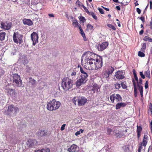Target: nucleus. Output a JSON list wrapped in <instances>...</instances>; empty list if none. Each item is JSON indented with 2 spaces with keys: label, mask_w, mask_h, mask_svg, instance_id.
Masks as SVG:
<instances>
[{
  "label": "nucleus",
  "mask_w": 152,
  "mask_h": 152,
  "mask_svg": "<svg viewBox=\"0 0 152 152\" xmlns=\"http://www.w3.org/2000/svg\"><path fill=\"white\" fill-rule=\"evenodd\" d=\"M6 92L10 95L11 97H15V96L16 92L15 89L7 88L6 89Z\"/></svg>",
  "instance_id": "obj_16"
},
{
  "label": "nucleus",
  "mask_w": 152,
  "mask_h": 152,
  "mask_svg": "<svg viewBox=\"0 0 152 152\" xmlns=\"http://www.w3.org/2000/svg\"><path fill=\"white\" fill-rule=\"evenodd\" d=\"M12 23L11 22L7 21L0 23V27L5 30H9L12 27Z\"/></svg>",
  "instance_id": "obj_8"
},
{
  "label": "nucleus",
  "mask_w": 152,
  "mask_h": 152,
  "mask_svg": "<svg viewBox=\"0 0 152 152\" xmlns=\"http://www.w3.org/2000/svg\"><path fill=\"white\" fill-rule=\"evenodd\" d=\"M132 82L134 87V93H137L136 83L134 79L132 80Z\"/></svg>",
  "instance_id": "obj_24"
},
{
  "label": "nucleus",
  "mask_w": 152,
  "mask_h": 152,
  "mask_svg": "<svg viewBox=\"0 0 152 152\" xmlns=\"http://www.w3.org/2000/svg\"><path fill=\"white\" fill-rule=\"evenodd\" d=\"M78 151L77 146L75 144L72 145L68 149V151L69 152H76Z\"/></svg>",
  "instance_id": "obj_17"
},
{
  "label": "nucleus",
  "mask_w": 152,
  "mask_h": 152,
  "mask_svg": "<svg viewBox=\"0 0 152 152\" xmlns=\"http://www.w3.org/2000/svg\"><path fill=\"white\" fill-rule=\"evenodd\" d=\"M37 141L35 140H31L29 139L27 141V144L29 147H32L35 145H36Z\"/></svg>",
  "instance_id": "obj_14"
},
{
  "label": "nucleus",
  "mask_w": 152,
  "mask_h": 152,
  "mask_svg": "<svg viewBox=\"0 0 152 152\" xmlns=\"http://www.w3.org/2000/svg\"><path fill=\"white\" fill-rule=\"evenodd\" d=\"M136 11L139 14H140L141 13V10L138 8H137L136 9Z\"/></svg>",
  "instance_id": "obj_58"
},
{
  "label": "nucleus",
  "mask_w": 152,
  "mask_h": 152,
  "mask_svg": "<svg viewBox=\"0 0 152 152\" xmlns=\"http://www.w3.org/2000/svg\"><path fill=\"white\" fill-rule=\"evenodd\" d=\"M110 99L112 102L114 103L115 100H116L117 102H119L122 101V98L121 96L118 94H114L110 96Z\"/></svg>",
  "instance_id": "obj_9"
},
{
  "label": "nucleus",
  "mask_w": 152,
  "mask_h": 152,
  "mask_svg": "<svg viewBox=\"0 0 152 152\" xmlns=\"http://www.w3.org/2000/svg\"><path fill=\"white\" fill-rule=\"evenodd\" d=\"M101 7H102L104 10H105L106 11H109V9L107 8H106V7H103V6H102Z\"/></svg>",
  "instance_id": "obj_61"
},
{
  "label": "nucleus",
  "mask_w": 152,
  "mask_h": 152,
  "mask_svg": "<svg viewBox=\"0 0 152 152\" xmlns=\"http://www.w3.org/2000/svg\"><path fill=\"white\" fill-rule=\"evenodd\" d=\"M110 75L108 72L107 70H106L104 72L103 74V76L105 78H108L109 77Z\"/></svg>",
  "instance_id": "obj_32"
},
{
  "label": "nucleus",
  "mask_w": 152,
  "mask_h": 152,
  "mask_svg": "<svg viewBox=\"0 0 152 152\" xmlns=\"http://www.w3.org/2000/svg\"><path fill=\"white\" fill-rule=\"evenodd\" d=\"M37 152H50V149L46 148L41 150H38L37 151Z\"/></svg>",
  "instance_id": "obj_29"
},
{
  "label": "nucleus",
  "mask_w": 152,
  "mask_h": 152,
  "mask_svg": "<svg viewBox=\"0 0 152 152\" xmlns=\"http://www.w3.org/2000/svg\"><path fill=\"white\" fill-rule=\"evenodd\" d=\"M80 33L81 36L83 37L84 41H86L87 39L86 37L85 34L84 33L83 31V30L81 31Z\"/></svg>",
  "instance_id": "obj_35"
},
{
  "label": "nucleus",
  "mask_w": 152,
  "mask_h": 152,
  "mask_svg": "<svg viewBox=\"0 0 152 152\" xmlns=\"http://www.w3.org/2000/svg\"><path fill=\"white\" fill-rule=\"evenodd\" d=\"M99 88V87L98 85L96 84H94L93 85V88L91 90L94 93L95 91H98Z\"/></svg>",
  "instance_id": "obj_25"
},
{
  "label": "nucleus",
  "mask_w": 152,
  "mask_h": 152,
  "mask_svg": "<svg viewBox=\"0 0 152 152\" xmlns=\"http://www.w3.org/2000/svg\"><path fill=\"white\" fill-rule=\"evenodd\" d=\"M80 72L82 74L81 75H88L87 73L84 72L83 69L81 67H80Z\"/></svg>",
  "instance_id": "obj_38"
},
{
  "label": "nucleus",
  "mask_w": 152,
  "mask_h": 152,
  "mask_svg": "<svg viewBox=\"0 0 152 152\" xmlns=\"http://www.w3.org/2000/svg\"><path fill=\"white\" fill-rule=\"evenodd\" d=\"M118 10H121L119 6H116L115 7Z\"/></svg>",
  "instance_id": "obj_62"
},
{
  "label": "nucleus",
  "mask_w": 152,
  "mask_h": 152,
  "mask_svg": "<svg viewBox=\"0 0 152 152\" xmlns=\"http://www.w3.org/2000/svg\"><path fill=\"white\" fill-rule=\"evenodd\" d=\"M81 6L83 8V9L85 10L86 12L88 14H90V12L89 11L88 9L83 4H82Z\"/></svg>",
  "instance_id": "obj_46"
},
{
  "label": "nucleus",
  "mask_w": 152,
  "mask_h": 152,
  "mask_svg": "<svg viewBox=\"0 0 152 152\" xmlns=\"http://www.w3.org/2000/svg\"><path fill=\"white\" fill-rule=\"evenodd\" d=\"M137 139L138 140H139L140 137L141 136V133L142 130V128L141 126H139L138 125H137Z\"/></svg>",
  "instance_id": "obj_20"
},
{
  "label": "nucleus",
  "mask_w": 152,
  "mask_h": 152,
  "mask_svg": "<svg viewBox=\"0 0 152 152\" xmlns=\"http://www.w3.org/2000/svg\"><path fill=\"white\" fill-rule=\"evenodd\" d=\"M108 45V42H104L100 45L98 47V50L99 51H103L107 47Z\"/></svg>",
  "instance_id": "obj_15"
},
{
  "label": "nucleus",
  "mask_w": 152,
  "mask_h": 152,
  "mask_svg": "<svg viewBox=\"0 0 152 152\" xmlns=\"http://www.w3.org/2000/svg\"><path fill=\"white\" fill-rule=\"evenodd\" d=\"M140 19L142 20L143 22H145V18L143 16H141L139 18Z\"/></svg>",
  "instance_id": "obj_57"
},
{
  "label": "nucleus",
  "mask_w": 152,
  "mask_h": 152,
  "mask_svg": "<svg viewBox=\"0 0 152 152\" xmlns=\"http://www.w3.org/2000/svg\"><path fill=\"white\" fill-rule=\"evenodd\" d=\"M72 24L75 27H77L79 26V23L77 20L75 19L73 21Z\"/></svg>",
  "instance_id": "obj_30"
},
{
  "label": "nucleus",
  "mask_w": 152,
  "mask_h": 152,
  "mask_svg": "<svg viewBox=\"0 0 152 152\" xmlns=\"http://www.w3.org/2000/svg\"><path fill=\"white\" fill-rule=\"evenodd\" d=\"M121 85L123 89H126L127 88V86L124 82L121 81L120 83V85Z\"/></svg>",
  "instance_id": "obj_42"
},
{
  "label": "nucleus",
  "mask_w": 152,
  "mask_h": 152,
  "mask_svg": "<svg viewBox=\"0 0 152 152\" xmlns=\"http://www.w3.org/2000/svg\"><path fill=\"white\" fill-rule=\"evenodd\" d=\"M114 69L113 67L111 66L108 69V70H107L108 72L109 73L110 75L112 74L113 72L114 71Z\"/></svg>",
  "instance_id": "obj_33"
},
{
  "label": "nucleus",
  "mask_w": 152,
  "mask_h": 152,
  "mask_svg": "<svg viewBox=\"0 0 152 152\" xmlns=\"http://www.w3.org/2000/svg\"><path fill=\"white\" fill-rule=\"evenodd\" d=\"M126 103L124 102H119L117 104L115 105V109L118 110L120 109L121 107H124L126 105Z\"/></svg>",
  "instance_id": "obj_22"
},
{
  "label": "nucleus",
  "mask_w": 152,
  "mask_h": 152,
  "mask_svg": "<svg viewBox=\"0 0 152 152\" xmlns=\"http://www.w3.org/2000/svg\"><path fill=\"white\" fill-rule=\"evenodd\" d=\"M115 77L118 80H122L125 77L124 74L122 71H118L115 73Z\"/></svg>",
  "instance_id": "obj_12"
},
{
  "label": "nucleus",
  "mask_w": 152,
  "mask_h": 152,
  "mask_svg": "<svg viewBox=\"0 0 152 152\" xmlns=\"http://www.w3.org/2000/svg\"><path fill=\"white\" fill-rule=\"evenodd\" d=\"M61 103L59 101H56L55 99L48 103L47 108L48 110L53 111L58 109L61 105Z\"/></svg>",
  "instance_id": "obj_2"
},
{
  "label": "nucleus",
  "mask_w": 152,
  "mask_h": 152,
  "mask_svg": "<svg viewBox=\"0 0 152 152\" xmlns=\"http://www.w3.org/2000/svg\"><path fill=\"white\" fill-rule=\"evenodd\" d=\"M32 85H34L36 83V80L34 79H32Z\"/></svg>",
  "instance_id": "obj_63"
},
{
  "label": "nucleus",
  "mask_w": 152,
  "mask_h": 152,
  "mask_svg": "<svg viewBox=\"0 0 152 152\" xmlns=\"http://www.w3.org/2000/svg\"><path fill=\"white\" fill-rule=\"evenodd\" d=\"M5 73L4 71L2 69L0 68V77L3 75Z\"/></svg>",
  "instance_id": "obj_45"
},
{
  "label": "nucleus",
  "mask_w": 152,
  "mask_h": 152,
  "mask_svg": "<svg viewBox=\"0 0 152 152\" xmlns=\"http://www.w3.org/2000/svg\"><path fill=\"white\" fill-rule=\"evenodd\" d=\"M93 26L90 24H88L87 26V29L88 30H92L93 29Z\"/></svg>",
  "instance_id": "obj_36"
},
{
  "label": "nucleus",
  "mask_w": 152,
  "mask_h": 152,
  "mask_svg": "<svg viewBox=\"0 0 152 152\" xmlns=\"http://www.w3.org/2000/svg\"><path fill=\"white\" fill-rule=\"evenodd\" d=\"M6 34L5 32L0 31V40L2 41L4 40Z\"/></svg>",
  "instance_id": "obj_23"
},
{
  "label": "nucleus",
  "mask_w": 152,
  "mask_h": 152,
  "mask_svg": "<svg viewBox=\"0 0 152 152\" xmlns=\"http://www.w3.org/2000/svg\"><path fill=\"white\" fill-rule=\"evenodd\" d=\"M12 75V81L14 84L18 87L22 86V82L20 75L16 73Z\"/></svg>",
  "instance_id": "obj_5"
},
{
  "label": "nucleus",
  "mask_w": 152,
  "mask_h": 152,
  "mask_svg": "<svg viewBox=\"0 0 152 152\" xmlns=\"http://www.w3.org/2000/svg\"><path fill=\"white\" fill-rule=\"evenodd\" d=\"M149 111L151 112V114H152V104L151 103H150L149 107Z\"/></svg>",
  "instance_id": "obj_51"
},
{
  "label": "nucleus",
  "mask_w": 152,
  "mask_h": 152,
  "mask_svg": "<svg viewBox=\"0 0 152 152\" xmlns=\"http://www.w3.org/2000/svg\"><path fill=\"white\" fill-rule=\"evenodd\" d=\"M80 134V131H78L75 133V135L76 136H77Z\"/></svg>",
  "instance_id": "obj_60"
},
{
  "label": "nucleus",
  "mask_w": 152,
  "mask_h": 152,
  "mask_svg": "<svg viewBox=\"0 0 152 152\" xmlns=\"http://www.w3.org/2000/svg\"><path fill=\"white\" fill-rule=\"evenodd\" d=\"M114 135L117 137H120L123 136L124 134L121 131H118V133L115 132Z\"/></svg>",
  "instance_id": "obj_26"
},
{
  "label": "nucleus",
  "mask_w": 152,
  "mask_h": 152,
  "mask_svg": "<svg viewBox=\"0 0 152 152\" xmlns=\"http://www.w3.org/2000/svg\"><path fill=\"white\" fill-rule=\"evenodd\" d=\"M142 78H140L139 79V81H138V83H137V84H139V85H141L142 84Z\"/></svg>",
  "instance_id": "obj_53"
},
{
  "label": "nucleus",
  "mask_w": 152,
  "mask_h": 152,
  "mask_svg": "<svg viewBox=\"0 0 152 152\" xmlns=\"http://www.w3.org/2000/svg\"><path fill=\"white\" fill-rule=\"evenodd\" d=\"M28 63V61L27 57H24V58L23 63L25 64H27Z\"/></svg>",
  "instance_id": "obj_49"
},
{
  "label": "nucleus",
  "mask_w": 152,
  "mask_h": 152,
  "mask_svg": "<svg viewBox=\"0 0 152 152\" xmlns=\"http://www.w3.org/2000/svg\"><path fill=\"white\" fill-rule=\"evenodd\" d=\"M74 104L76 105V102H77V105L79 106H83L86 103L87 99L83 96H78L74 97L73 99Z\"/></svg>",
  "instance_id": "obj_4"
},
{
  "label": "nucleus",
  "mask_w": 152,
  "mask_h": 152,
  "mask_svg": "<svg viewBox=\"0 0 152 152\" xmlns=\"http://www.w3.org/2000/svg\"><path fill=\"white\" fill-rule=\"evenodd\" d=\"M85 58L83 65L84 68L89 70H98L102 66V59L101 57L99 58L94 59L95 55L90 52H87L83 54Z\"/></svg>",
  "instance_id": "obj_1"
},
{
  "label": "nucleus",
  "mask_w": 152,
  "mask_h": 152,
  "mask_svg": "<svg viewBox=\"0 0 152 152\" xmlns=\"http://www.w3.org/2000/svg\"><path fill=\"white\" fill-rule=\"evenodd\" d=\"M144 75H143L142 72H140V75L141 78L144 79L145 78V76L146 77H148L149 79L150 78V71L148 69L144 72Z\"/></svg>",
  "instance_id": "obj_13"
},
{
  "label": "nucleus",
  "mask_w": 152,
  "mask_h": 152,
  "mask_svg": "<svg viewBox=\"0 0 152 152\" xmlns=\"http://www.w3.org/2000/svg\"><path fill=\"white\" fill-rule=\"evenodd\" d=\"M66 126V124H64L62 125V126L61 127V131H63L65 129V127Z\"/></svg>",
  "instance_id": "obj_55"
},
{
  "label": "nucleus",
  "mask_w": 152,
  "mask_h": 152,
  "mask_svg": "<svg viewBox=\"0 0 152 152\" xmlns=\"http://www.w3.org/2000/svg\"><path fill=\"white\" fill-rule=\"evenodd\" d=\"M143 146V144H142V143H140L139 144V147L138 148V152H141L142 150V149L144 151L145 149V147H144V148H143L142 146Z\"/></svg>",
  "instance_id": "obj_27"
},
{
  "label": "nucleus",
  "mask_w": 152,
  "mask_h": 152,
  "mask_svg": "<svg viewBox=\"0 0 152 152\" xmlns=\"http://www.w3.org/2000/svg\"><path fill=\"white\" fill-rule=\"evenodd\" d=\"M107 26L108 27H109L113 31H115L116 30L115 27L111 24H107Z\"/></svg>",
  "instance_id": "obj_39"
},
{
  "label": "nucleus",
  "mask_w": 152,
  "mask_h": 152,
  "mask_svg": "<svg viewBox=\"0 0 152 152\" xmlns=\"http://www.w3.org/2000/svg\"><path fill=\"white\" fill-rule=\"evenodd\" d=\"M143 52L140 51H139L138 56L141 57H144L145 56V54Z\"/></svg>",
  "instance_id": "obj_41"
},
{
  "label": "nucleus",
  "mask_w": 152,
  "mask_h": 152,
  "mask_svg": "<svg viewBox=\"0 0 152 152\" xmlns=\"http://www.w3.org/2000/svg\"><path fill=\"white\" fill-rule=\"evenodd\" d=\"M76 72L75 71H73L71 75L72 77V78L73 79V78L76 77Z\"/></svg>",
  "instance_id": "obj_43"
},
{
  "label": "nucleus",
  "mask_w": 152,
  "mask_h": 152,
  "mask_svg": "<svg viewBox=\"0 0 152 152\" xmlns=\"http://www.w3.org/2000/svg\"><path fill=\"white\" fill-rule=\"evenodd\" d=\"M75 4L77 6L80 7L81 6V3L79 0H77L76 1Z\"/></svg>",
  "instance_id": "obj_52"
},
{
  "label": "nucleus",
  "mask_w": 152,
  "mask_h": 152,
  "mask_svg": "<svg viewBox=\"0 0 152 152\" xmlns=\"http://www.w3.org/2000/svg\"><path fill=\"white\" fill-rule=\"evenodd\" d=\"M88 75H81L78 79L76 82V86L80 87L81 85L84 84L87 81Z\"/></svg>",
  "instance_id": "obj_6"
},
{
  "label": "nucleus",
  "mask_w": 152,
  "mask_h": 152,
  "mask_svg": "<svg viewBox=\"0 0 152 152\" xmlns=\"http://www.w3.org/2000/svg\"><path fill=\"white\" fill-rule=\"evenodd\" d=\"M72 80L68 77H64L62 79L61 87L65 91L69 90L72 87Z\"/></svg>",
  "instance_id": "obj_3"
},
{
  "label": "nucleus",
  "mask_w": 152,
  "mask_h": 152,
  "mask_svg": "<svg viewBox=\"0 0 152 152\" xmlns=\"http://www.w3.org/2000/svg\"><path fill=\"white\" fill-rule=\"evenodd\" d=\"M114 86L116 89H119L121 87L120 84L117 83H116L114 84Z\"/></svg>",
  "instance_id": "obj_37"
},
{
  "label": "nucleus",
  "mask_w": 152,
  "mask_h": 152,
  "mask_svg": "<svg viewBox=\"0 0 152 152\" xmlns=\"http://www.w3.org/2000/svg\"><path fill=\"white\" fill-rule=\"evenodd\" d=\"M23 36L18 32H14L13 35V40L16 44H20L22 41Z\"/></svg>",
  "instance_id": "obj_7"
},
{
  "label": "nucleus",
  "mask_w": 152,
  "mask_h": 152,
  "mask_svg": "<svg viewBox=\"0 0 152 152\" xmlns=\"http://www.w3.org/2000/svg\"><path fill=\"white\" fill-rule=\"evenodd\" d=\"M89 15H91L92 17L95 20H97V18L94 12H90V14Z\"/></svg>",
  "instance_id": "obj_40"
},
{
  "label": "nucleus",
  "mask_w": 152,
  "mask_h": 152,
  "mask_svg": "<svg viewBox=\"0 0 152 152\" xmlns=\"http://www.w3.org/2000/svg\"><path fill=\"white\" fill-rule=\"evenodd\" d=\"M149 26H150V28L152 30V19L150 22Z\"/></svg>",
  "instance_id": "obj_56"
},
{
  "label": "nucleus",
  "mask_w": 152,
  "mask_h": 152,
  "mask_svg": "<svg viewBox=\"0 0 152 152\" xmlns=\"http://www.w3.org/2000/svg\"><path fill=\"white\" fill-rule=\"evenodd\" d=\"M111 132L112 130L110 128L108 127L107 128V133L108 135H110Z\"/></svg>",
  "instance_id": "obj_47"
},
{
  "label": "nucleus",
  "mask_w": 152,
  "mask_h": 152,
  "mask_svg": "<svg viewBox=\"0 0 152 152\" xmlns=\"http://www.w3.org/2000/svg\"><path fill=\"white\" fill-rule=\"evenodd\" d=\"M98 10H99L100 13L101 14H104V12L103 10L101 8H98Z\"/></svg>",
  "instance_id": "obj_50"
},
{
  "label": "nucleus",
  "mask_w": 152,
  "mask_h": 152,
  "mask_svg": "<svg viewBox=\"0 0 152 152\" xmlns=\"http://www.w3.org/2000/svg\"><path fill=\"white\" fill-rule=\"evenodd\" d=\"M146 43H144L143 44L142 47L141 49L140 50L143 52H145L146 48Z\"/></svg>",
  "instance_id": "obj_34"
},
{
  "label": "nucleus",
  "mask_w": 152,
  "mask_h": 152,
  "mask_svg": "<svg viewBox=\"0 0 152 152\" xmlns=\"http://www.w3.org/2000/svg\"><path fill=\"white\" fill-rule=\"evenodd\" d=\"M37 135L39 137L48 136H49L47 132L44 130H39L37 133Z\"/></svg>",
  "instance_id": "obj_18"
},
{
  "label": "nucleus",
  "mask_w": 152,
  "mask_h": 152,
  "mask_svg": "<svg viewBox=\"0 0 152 152\" xmlns=\"http://www.w3.org/2000/svg\"><path fill=\"white\" fill-rule=\"evenodd\" d=\"M80 21L83 23H84L86 21V19L84 17L81 16L79 18Z\"/></svg>",
  "instance_id": "obj_48"
},
{
  "label": "nucleus",
  "mask_w": 152,
  "mask_h": 152,
  "mask_svg": "<svg viewBox=\"0 0 152 152\" xmlns=\"http://www.w3.org/2000/svg\"><path fill=\"white\" fill-rule=\"evenodd\" d=\"M23 23L25 25L30 26L33 24L32 21L30 19H24L23 20Z\"/></svg>",
  "instance_id": "obj_21"
},
{
  "label": "nucleus",
  "mask_w": 152,
  "mask_h": 152,
  "mask_svg": "<svg viewBox=\"0 0 152 152\" xmlns=\"http://www.w3.org/2000/svg\"><path fill=\"white\" fill-rule=\"evenodd\" d=\"M31 37L33 41V45H35L38 42L39 37L38 34L35 32H33L31 34Z\"/></svg>",
  "instance_id": "obj_11"
},
{
  "label": "nucleus",
  "mask_w": 152,
  "mask_h": 152,
  "mask_svg": "<svg viewBox=\"0 0 152 152\" xmlns=\"http://www.w3.org/2000/svg\"><path fill=\"white\" fill-rule=\"evenodd\" d=\"M148 140V136L146 134H145L143 137L142 141L140 143L143 144V146L144 147H145L147 144Z\"/></svg>",
  "instance_id": "obj_19"
},
{
  "label": "nucleus",
  "mask_w": 152,
  "mask_h": 152,
  "mask_svg": "<svg viewBox=\"0 0 152 152\" xmlns=\"http://www.w3.org/2000/svg\"><path fill=\"white\" fill-rule=\"evenodd\" d=\"M143 39L144 41H148L150 42H152V39L147 36H145L143 38Z\"/></svg>",
  "instance_id": "obj_31"
},
{
  "label": "nucleus",
  "mask_w": 152,
  "mask_h": 152,
  "mask_svg": "<svg viewBox=\"0 0 152 152\" xmlns=\"http://www.w3.org/2000/svg\"><path fill=\"white\" fill-rule=\"evenodd\" d=\"M144 33V30L143 29H142L139 32V34L140 35H142Z\"/></svg>",
  "instance_id": "obj_59"
},
{
  "label": "nucleus",
  "mask_w": 152,
  "mask_h": 152,
  "mask_svg": "<svg viewBox=\"0 0 152 152\" xmlns=\"http://www.w3.org/2000/svg\"><path fill=\"white\" fill-rule=\"evenodd\" d=\"M148 80H147L145 82V89H147L148 88Z\"/></svg>",
  "instance_id": "obj_54"
},
{
  "label": "nucleus",
  "mask_w": 152,
  "mask_h": 152,
  "mask_svg": "<svg viewBox=\"0 0 152 152\" xmlns=\"http://www.w3.org/2000/svg\"><path fill=\"white\" fill-rule=\"evenodd\" d=\"M132 72L135 80L136 81L137 83H138V78L137 76V74L135 70L134 69H133Z\"/></svg>",
  "instance_id": "obj_28"
},
{
  "label": "nucleus",
  "mask_w": 152,
  "mask_h": 152,
  "mask_svg": "<svg viewBox=\"0 0 152 152\" xmlns=\"http://www.w3.org/2000/svg\"><path fill=\"white\" fill-rule=\"evenodd\" d=\"M137 86L140 92V91H143V87L142 85L137 84Z\"/></svg>",
  "instance_id": "obj_44"
},
{
  "label": "nucleus",
  "mask_w": 152,
  "mask_h": 152,
  "mask_svg": "<svg viewBox=\"0 0 152 152\" xmlns=\"http://www.w3.org/2000/svg\"><path fill=\"white\" fill-rule=\"evenodd\" d=\"M48 16L50 17H54V15L53 14H49Z\"/></svg>",
  "instance_id": "obj_64"
},
{
  "label": "nucleus",
  "mask_w": 152,
  "mask_h": 152,
  "mask_svg": "<svg viewBox=\"0 0 152 152\" xmlns=\"http://www.w3.org/2000/svg\"><path fill=\"white\" fill-rule=\"evenodd\" d=\"M18 108L17 107H15L13 105H11L8 106L7 112H8L7 115H9L12 113L14 111V113L16 114L17 112L18 111Z\"/></svg>",
  "instance_id": "obj_10"
}]
</instances>
